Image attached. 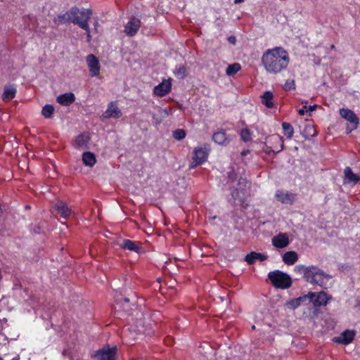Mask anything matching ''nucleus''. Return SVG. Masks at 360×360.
I'll use <instances>...</instances> for the list:
<instances>
[{
  "label": "nucleus",
  "instance_id": "f257e3e1",
  "mask_svg": "<svg viewBox=\"0 0 360 360\" xmlns=\"http://www.w3.org/2000/svg\"><path fill=\"white\" fill-rule=\"evenodd\" d=\"M262 64L266 72L278 75L285 71L290 63L288 52L281 46L266 50L261 58Z\"/></svg>",
  "mask_w": 360,
  "mask_h": 360
},
{
  "label": "nucleus",
  "instance_id": "f03ea898",
  "mask_svg": "<svg viewBox=\"0 0 360 360\" xmlns=\"http://www.w3.org/2000/svg\"><path fill=\"white\" fill-rule=\"evenodd\" d=\"M91 15L92 11L89 8L79 10L77 6H73L66 13L58 15L54 19V22L68 24L72 22L82 30H86L89 29L88 21Z\"/></svg>",
  "mask_w": 360,
  "mask_h": 360
},
{
  "label": "nucleus",
  "instance_id": "7ed1b4c3",
  "mask_svg": "<svg viewBox=\"0 0 360 360\" xmlns=\"http://www.w3.org/2000/svg\"><path fill=\"white\" fill-rule=\"evenodd\" d=\"M294 271L302 274L307 282L323 288H327L328 283L332 278L331 276L314 265L307 266L299 264L294 267Z\"/></svg>",
  "mask_w": 360,
  "mask_h": 360
},
{
  "label": "nucleus",
  "instance_id": "20e7f679",
  "mask_svg": "<svg viewBox=\"0 0 360 360\" xmlns=\"http://www.w3.org/2000/svg\"><path fill=\"white\" fill-rule=\"evenodd\" d=\"M268 278L271 284L278 288L287 289L292 285V279L286 273L279 270L270 271L268 274Z\"/></svg>",
  "mask_w": 360,
  "mask_h": 360
},
{
  "label": "nucleus",
  "instance_id": "39448f33",
  "mask_svg": "<svg viewBox=\"0 0 360 360\" xmlns=\"http://www.w3.org/2000/svg\"><path fill=\"white\" fill-rule=\"evenodd\" d=\"M210 149L207 145H202L194 148L193 151L192 162L189 165V169H194L201 165L208 158Z\"/></svg>",
  "mask_w": 360,
  "mask_h": 360
},
{
  "label": "nucleus",
  "instance_id": "423d86ee",
  "mask_svg": "<svg viewBox=\"0 0 360 360\" xmlns=\"http://www.w3.org/2000/svg\"><path fill=\"white\" fill-rule=\"evenodd\" d=\"M284 146V141L282 136L278 134L269 136L266 141L264 152L269 155L278 153L283 150Z\"/></svg>",
  "mask_w": 360,
  "mask_h": 360
},
{
  "label": "nucleus",
  "instance_id": "0eeeda50",
  "mask_svg": "<svg viewBox=\"0 0 360 360\" xmlns=\"http://www.w3.org/2000/svg\"><path fill=\"white\" fill-rule=\"evenodd\" d=\"M340 115L352 124L351 128L348 126L346 129L347 134L358 127L359 120L354 111L348 108H341L340 109Z\"/></svg>",
  "mask_w": 360,
  "mask_h": 360
},
{
  "label": "nucleus",
  "instance_id": "6e6552de",
  "mask_svg": "<svg viewBox=\"0 0 360 360\" xmlns=\"http://www.w3.org/2000/svg\"><path fill=\"white\" fill-rule=\"evenodd\" d=\"M117 349L116 346L110 347H103L95 352L93 357L96 360H116Z\"/></svg>",
  "mask_w": 360,
  "mask_h": 360
},
{
  "label": "nucleus",
  "instance_id": "1a4fd4ad",
  "mask_svg": "<svg viewBox=\"0 0 360 360\" xmlns=\"http://www.w3.org/2000/svg\"><path fill=\"white\" fill-rule=\"evenodd\" d=\"M86 63L91 77H96L100 74L101 66L97 57L89 54L86 57Z\"/></svg>",
  "mask_w": 360,
  "mask_h": 360
},
{
  "label": "nucleus",
  "instance_id": "9d476101",
  "mask_svg": "<svg viewBox=\"0 0 360 360\" xmlns=\"http://www.w3.org/2000/svg\"><path fill=\"white\" fill-rule=\"evenodd\" d=\"M171 79H164L160 84L153 89V94L158 96L163 97L171 91Z\"/></svg>",
  "mask_w": 360,
  "mask_h": 360
},
{
  "label": "nucleus",
  "instance_id": "9b49d317",
  "mask_svg": "<svg viewBox=\"0 0 360 360\" xmlns=\"http://www.w3.org/2000/svg\"><path fill=\"white\" fill-rule=\"evenodd\" d=\"M120 247L125 250L132 251L136 253L142 252L141 243L139 241H134L129 239H124Z\"/></svg>",
  "mask_w": 360,
  "mask_h": 360
},
{
  "label": "nucleus",
  "instance_id": "f8f14e48",
  "mask_svg": "<svg viewBox=\"0 0 360 360\" xmlns=\"http://www.w3.org/2000/svg\"><path fill=\"white\" fill-rule=\"evenodd\" d=\"M122 115L121 110L117 105L116 102H110L108 105V108L103 113V116L105 119L108 118H120Z\"/></svg>",
  "mask_w": 360,
  "mask_h": 360
},
{
  "label": "nucleus",
  "instance_id": "ddd939ff",
  "mask_svg": "<svg viewBox=\"0 0 360 360\" xmlns=\"http://www.w3.org/2000/svg\"><path fill=\"white\" fill-rule=\"evenodd\" d=\"M141 27V21L139 19L131 18L124 27V32L129 37L134 36Z\"/></svg>",
  "mask_w": 360,
  "mask_h": 360
},
{
  "label": "nucleus",
  "instance_id": "4468645a",
  "mask_svg": "<svg viewBox=\"0 0 360 360\" xmlns=\"http://www.w3.org/2000/svg\"><path fill=\"white\" fill-rule=\"evenodd\" d=\"M355 333L352 330H346L338 337H335L333 341L336 343L348 345L351 343L354 338Z\"/></svg>",
  "mask_w": 360,
  "mask_h": 360
},
{
  "label": "nucleus",
  "instance_id": "2eb2a0df",
  "mask_svg": "<svg viewBox=\"0 0 360 360\" xmlns=\"http://www.w3.org/2000/svg\"><path fill=\"white\" fill-rule=\"evenodd\" d=\"M289 243V238L286 233H279L272 238V245L277 248H284Z\"/></svg>",
  "mask_w": 360,
  "mask_h": 360
},
{
  "label": "nucleus",
  "instance_id": "dca6fc26",
  "mask_svg": "<svg viewBox=\"0 0 360 360\" xmlns=\"http://www.w3.org/2000/svg\"><path fill=\"white\" fill-rule=\"evenodd\" d=\"M330 298L328 297L326 292L321 291L317 294L315 293V297L311 300H308L309 302H312L316 307L321 306H326Z\"/></svg>",
  "mask_w": 360,
  "mask_h": 360
},
{
  "label": "nucleus",
  "instance_id": "f3484780",
  "mask_svg": "<svg viewBox=\"0 0 360 360\" xmlns=\"http://www.w3.org/2000/svg\"><path fill=\"white\" fill-rule=\"evenodd\" d=\"M315 297V292H309L307 295H304L303 296H300L297 298L293 299L290 300L288 303L289 307L292 309H296L298 307H300L302 303L304 302L306 300H312Z\"/></svg>",
  "mask_w": 360,
  "mask_h": 360
},
{
  "label": "nucleus",
  "instance_id": "a211bd4d",
  "mask_svg": "<svg viewBox=\"0 0 360 360\" xmlns=\"http://www.w3.org/2000/svg\"><path fill=\"white\" fill-rule=\"evenodd\" d=\"M275 195L278 201L284 204H292L295 201V195L287 191H278Z\"/></svg>",
  "mask_w": 360,
  "mask_h": 360
},
{
  "label": "nucleus",
  "instance_id": "6ab92c4d",
  "mask_svg": "<svg viewBox=\"0 0 360 360\" xmlns=\"http://www.w3.org/2000/svg\"><path fill=\"white\" fill-rule=\"evenodd\" d=\"M212 140L219 145H226L230 141L226 131L224 129L214 132L212 135Z\"/></svg>",
  "mask_w": 360,
  "mask_h": 360
},
{
  "label": "nucleus",
  "instance_id": "aec40b11",
  "mask_svg": "<svg viewBox=\"0 0 360 360\" xmlns=\"http://www.w3.org/2000/svg\"><path fill=\"white\" fill-rule=\"evenodd\" d=\"M55 210L58 212L60 217L64 219H68L71 214V210L63 201H58L55 204Z\"/></svg>",
  "mask_w": 360,
  "mask_h": 360
},
{
  "label": "nucleus",
  "instance_id": "412c9836",
  "mask_svg": "<svg viewBox=\"0 0 360 360\" xmlns=\"http://www.w3.org/2000/svg\"><path fill=\"white\" fill-rule=\"evenodd\" d=\"M56 101L58 103L64 106H69L72 103H73L75 101V96L73 93H65L63 94L59 95Z\"/></svg>",
  "mask_w": 360,
  "mask_h": 360
},
{
  "label": "nucleus",
  "instance_id": "4be33fe9",
  "mask_svg": "<svg viewBox=\"0 0 360 360\" xmlns=\"http://www.w3.org/2000/svg\"><path fill=\"white\" fill-rule=\"evenodd\" d=\"M16 92V86L14 84L5 86L2 95L3 101L6 102L10 101L15 96Z\"/></svg>",
  "mask_w": 360,
  "mask_h": 360
},
{
  "label": "nucleus",
  "instance_id": "5701e85b",
  "mask_svg": "<svg viewBox=\"0 0 360 360\" xmlns=\"http://www.w3.org/2000/svg\"><path fill=\"white\" fill-rule=\"evenodd\" d=\"M262 103L267 108H272L274 106L273 99L274 94L270 91H266L260 96Z\"/></svg>",
  "mask_w": 360,
  "mask_h": 360
},
{
  "label": "nucleus",
  "instance_id": "b1692460",
  "mask_svg": "<svg viewBox=\"0 0 360 360\" xmlns=\"http://www.w3.org/2000/svg\"><path fill=\"white\" fill-rule=\"evenodd\" d=\"M266 256L262 253L251 252L245 257V261L247 262L249 264H253L257 259L263 262L266 260Z\"/></svg>",
  "mask_w": 360,
  "mask_h": 360
},
{
  "label": "nucleus",
  "instance_id": "393cba45",
  "mask_svg": "<svg viewBox=\"0 0 360 360\" xmlns=\"http://www.w3.org/2000/svg\"><path fill=\"white\" fill-rule=\"evenodd\" d=\"M283 262L288 265H292L298 260V255L295 251H288L282 256Z\"/></svg>",
  "mask_w": 360,
  "mask_h": 360
},
{
  "label": "nucleus",
  "instance_id": "a878e982",
  "mask_svg": "<svg viewBox=\"0 0 360 360\" xmlns=\"http://www.w3.org/2000/svg\"><path fill=\"white\" fill-rule=\"evenodd\" d=\"M345 180L348 183L356 184L360 181V176L354 174L349 167H347L344 171Z\"/></svg>",
  "mask_w": 360,
  "mask_h": 360
},
{
  "label": "nucleus",
  "instance_id": "bb28decb",
  "mask_svg": "<svg viewBox=\"0 0 360 360\" xmlns=\"http://www.w3.org/2000/svg\"><path fill=\"white\" fill-rule=\"evenodd\" d=\"M90 138L87 134L78 135L75 139V144L79 148H87Z\"/></svg>",
  "mask_w": 360,
  "mask_h": 360
},
{
  "label": "nucleus",
  "instance_id": "cd10ccee",
  "mask_svg": "<svg viewBox=\"0 0 360 360\" xmlns=\"http://www.w3.org/2000/svg\"><path fill=\"white\" fill-rule=\"evenodd\" d=\"M82 161L86 166L92 167L96 162L94 154L91 152H84L82 155Z\"/></svg>",
  "mask_w": 360,
  "mask_h": 360
},
{
  "label": "nucleus",
  "instance_id": "c85d7f7f",
  "mask_svg": "<svg viewBox=\"0 0 360 360\" xmlns=\"http://www.w3.org/2000/svg\"><path fill=\"white\" fill-rule=\"evenodd\" d=\"M173 72L179 79H184L188 75L186 67L184 65L176 66Z\"/></svg>",
  "mask_w": 360,
  "mask_h": 360
},
{
  "label": "nucleus",
  "instance_id": "c756f323",
  "mask_svg": "<svg viewBox=\"0 0 360 360\" xmlns=\"http://www.w3.org/2000/svg\"><path fill=\"white\" fill-rule=\"evenodd\" d=\"M282 128L283 131V134L288 139H291L294 134V129L292 126L288 122H283L282 123Z\"/></svg>",
  "mask_w": 360,
  "mask_h": 360
},
{
  "label": "nucleus",
  "instance_id": "7c9ffc66",
  "mask_svg": "<svg viewBox=\"0 0 360 360\" xmlns=\"http://www.w3.org/2000/svg\"><path fill=\"white\" fill-rule=\"evenodd\" d=\"M241 69V66L239 63H233L229 65L226 70V73L229 76H233L236 75Z\"/></svg>",
  "mask_w": 360,
  "mask_h": 360
},
{
  "label": "nucleus",
  "instance_id": "2f4dec72",
  "mask_svg": "<svg viewBox=\"0 0 360 360\" xmlns=\"http://www.w3.org/2000/svg\"><path fill=\"white\" fill-rule=\"evenodd\" d=\"M54 112V108L52 105L46 104L42 108L41 114L46 118H49L52 116Z\"/></svg>",
  "mask_w": 360,
  "mask_h": 360
},
{
  "label": "nucleus",
  "instance_id": "473e14b6",
  "mask_svg": "<svg viewBox=\"0 0 360 360\" xmlns=\"http://www.w3.org/2000/svg\"><path fill=\"white\" fill-rule=\"evenodd\" d=\"M304 132L306 134V138L313 137L316 135V131L313 125L308 124L305 127Z\"/></svg>",
  "mask_w": 360,
  "mask_h": 360
},
{
  "label": "nucleus",
  "instance_id": "72a5a7b5",
  "mask_svg": "<svg viewBox=\"0 0 360 360\" xmlns=\"http://www.w3.org/2000/svg\"><path fill=\"white\" fill-rule=\"evenodd\" d=\"M186 131L182 129H178L173 131V137L177 141L184 139L186 137Z\"/></svg>",
  "mask_w": 360,
  "mask_h": 360
},
{
  "label": "nucleus",
  "instance_id": "f704fd0d",
  "mask_svg": "<svg viewBox=\"0 0 360 360\" xmlns=\"http://www.w3.org/2000/svg\"><path fill=\"white\" fill-rule=\"evenodd\" d=\"M240 135L241 139L245 142H248L251 140V133L248 129H243Z\"/></svg>",
  "mask_w": 360,
  "mask_h": 360
},
{
  "label": "nucleus",
  "instance_id": "c9c22d12",
  "mask_svg": "<svg viewBox=\"0 0 360 360\" xmlns=\"http://www.w3.org/2000/svg\"><path fill=\"white\" fill-rule=\"evenodd\" d=\"M295 89V82L294 79H288L283 85V89L286 91L293 90Z\"/></svg>",
  "mask_w": 360,
  "mask_h": 360
},
{
  "label": "nucleus",
  "instance_id": "e433bc0d",
  "mask_svg": "<svg viewBox=\"0 0 360 360\" xmlns=\"http://www.w3.org/2000/svg\"><path fill=\"white\" fill-rule=\"evenodd\" d=\"M307 112V105H304L302 108L298 110V113L300 115H304Z\"/></svg>",
  "mask_w": 360,
  "mask_h": 360
},
{
  "label": "nucleus",
  "instance_id": "4c0bfd02",
  "mask_svg": "<svg viewBox=\"0 0 360 360\" xmlns=\"http://www.w3.org/2000/svg\"><path fill=\"white\" fill-rule=\"evenodd\" d=\"M238 188H234L233 190V191L231 192V196H232V198L236 200L238 196Z\"/></svg>",
  "mask_w": 360,
  "mask_h": 360
},
{
  "label": "nucleus",
  "instance_id": "58836bf2",
  "mask_svg": "<svg viewBox=\"0 0 360 360\" xmlns=\"http://www.w3.org/2000/svg\"><path fill=\"white\" fill-rule=\"evenodd\" d=\"M228 41L230 43V44H236V37L234 36H230L228 37L227 39Z\"/></svg>",
  "mask_w": 360,
  "mask_h": 360
},
{
  "label": "nucleus",
  "instance_id": "ea45409f",
  "mask_svg": "<svg viewBox=\"0 0 360 360\" xmlns=\"http://www.w3.org/2000/svg\"><path fill=\"white\" fill-rule=\"evenodd\" d=\"M355 308L360 311V298L356 300Z\"/></svg>",
  "mask_w": 360,
  "mask_h": 360
},
{
  "label": "nucleus",
  "instance_id": "a19ab883",
  "mask_svg": "<svg viewBox=\"0 0 360 360\" xmlns=\"http://www.w3.org/2000/svg\"><path fill=\"white\" fill-rule=\"evenodd\" d=\"M85 31L86 32L87 41H90L91 39V37L90 35V28L89 27V29Z\"/></svg>",
  "mask_w": 360,
  "mask_h": 360
},
{
  "label": "nucleus",
  "instance_id": "79ce46f5",
  "mask_svg": "<svg viewBox=\"0 0 360 360\" xmlns=\"http://www.w3.org/2000/svg\"><path fill=\"white\" fill-rule=\"evenodd\" d=\"M316 108V105H309V108L307 107V111H314Z\"/></svg>",
  "mask_w": 360,
  "mask_h": 360
},
{
  "label": "nucleus",
  "instance_id": "37998d69",
  "mask_svg": "<svg viewBox=\"0 0 360 360\" xmlns=\"http://www.w3.org/2000/svg\"><path fill=\"white\" fill-rule=\"evenodd\" d=\"M165 341L168 345H171L173 343V340L171 338H168Z\"/></svg>",
  "mask_w": 360,
  "mask_h": 360
},
{
  "label": "nucleus",
  "instance_id": "c03bdc74",
  "mask_svg": "<svg viewBox=\"0 0 360 360\" xmlns=\"http://www.w3.org/2000/svg\"><path fill=\"white\" fill-rule=\"evenodd\" d=\"M243 1H244V0H235V1H234V2H235L236 4L242 3V2H243Z\"/></svg>",
  "mask_w": 360,
  "mask_h": 360
},
{
  "label": "nucleus",
  "instance_id": "a18cd8bd",
  "mask_svg": "<svg viewBox=\"0 0 360 360\" xmlns=\"http://www.w3.org/2000/svg\"><path fill=\"white\" fill-rule=\"evenodd\" d=\"M245 181V179L240 178V179L238 180V184H242V182H243V181Z\"/></svg>",
  "mask_w": 360,
  "mask_h": 360
},
{
  "label": "nucleus",
  "instance_id": "49530a36",
  "mask_svg": "<svg viewBox=\"0 0 360 360\" xmlns=\"http://www.w3.org/2000/svg\"><path fill=\"white\" fill-rule=\"evenodd\" d=\"M330 49L331 50L335 49V45H333V44L330 45Z\"/></svg>",
  "mask_w": 360,
  "mask_h": 360
},
{
  "label": "nucleus",
  "instance_id": "de8ad7c7",
  "mask_svg": "<svg viewBox=\"0 0 360 360\" xmlns=\"http://www.w3.org/2000/svg\"><path fill=\"white\" fill-rule=\"evenodd\" d=\"M124 301H125L126 302H129V298H127V297H125V298H124Z\"/></svg>",
  "mask_w": 360,
  "mask_h": 360
},
{
  "label": "nucleus",
  "instance_id": "09e8293b",
  "mask_svg": "<svg viewBox=\"0 0 360 360\" xmlns=\"http://www.w3.org/2000/svg\"><path fill=\"white\" fill-rule=\"evenodd\" d=\"M25 208H26V209H30V205H26V206H25Z\"/></svg>",
  "mask_w": 360,
  "mask_h": 360
},
{
  "label": "nucleus",
  "instance_id": "8fccbe9b",
  "mask_svg": "<svg viewBox=\"0 0 360 360\" xmlns=\"http://www.w3.org/2000/svg\"><path fill=\"white\" fill-rule=\"evenodd\" d=\"M252 330H255V326H252Z\"/></svg>",
  "mask_w": 360,
  "mask_h": 360
},
{
  "label": "nucleus",
  "instance_id": "3c124183",
  "mask_svg": "<svg viewBox=\"0 0 360 360\" xmlns=\"http://www.w3.org/2000/svg\"><path fill=\"white\" fill-rule=\"evenodd\" d=\"M246 154V152H243L242 155H245Z\"/></svg>",
  "mask_w": 360,
  "mask_h": 360
}]
</instances>
